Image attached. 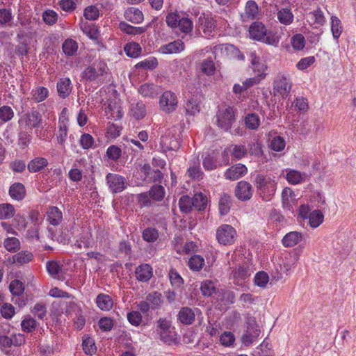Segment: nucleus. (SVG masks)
Returning <instances> with one entry per match:
<instances>
[{
    "label": "nucleus",
    "mask_w": 356,
    "mask_h": 356,
    "mask_svg": "<svg viewBox=\"0 0 356 356\" xmlns=\"http://www.w3.org/2000/svg\"><path fill=\"white\" fill-rule=\"evenodd\" d=\"M254 185L259 196L263 200L270 201L276 193L277 183L274 176L258 173L254 177Z\"/></svg>",
    "instance_id": "f257e3e1"
},
{
    "label": "nucleus",
    "mask_w": 356,
    "mask_h": 356,
    "mask_svg": "<svg viewBox=\"0 0 356 356\" xmlns=\"http://www.w3.org/2000/svg\"><path fill=\"white\" fill-rule=\"evenodd\" d=\"M236 109L232 106H224L220 107L216 114V124L225 132H227L231 129L233 123L235 122V114Z\"/></svg>",
    "instance_id": "f03ea898"
},
{
    "label": "nucleus",
    "mask_w": 356,
    "mask_h": 356,
    "mask_svg": "<svg viewBox=\"0 0 356 356\" xmlns=\"http://www.w3.org/2000/svg\"><path fill=\"white\" fill-rule=\"evenodd\" d=\"M109 72L106 63L102 60L93 63L85 69L83 72V78L88 81H100L106 77Z\"/></svg>",
    "instance_id": "7ed1b4c3"
},
{
    "label": "nucleus",
    "mask_w": 356,
    "mask_h": 356,
    "mask_svg": "<svg viewBox=\"0 0 356 356\" xmlns=\"http://www.w3.org/2000/svg\"><path fill=\"white\" fill-rule=\"evenodd\" d=\"M236 236L235 229L229 225H222L216 230V239L220 244L223 245L233 244Z\"/></svg>",
    "instance_id": "20e7f679"
},
{
    "label": "nucleus",
    "mask_w": 356,
    "mask_h": 356,
    "mask_svg": "<svg viewBox=\"0 0 356 356\" xmlns=\"http://www.w3.org/2000/svg\"><path fill=\"white\" fill-rule=\"evenodd\" d=\"M261 333L259 325L254 319L250 318L247 323V328L241 337L242 343L249 346L257 340Z\"/></svg>",
    "instance_id": "39448f33"
},
{
    "label": "nucleus",
    "mask_w": 356,
    "mask_h": 356,
    "mask_svg": "<svg viewBox=\"0 0 356 356\" xmlns=\"http://www.w3.org/2000/svg\"><path fill=\"white\" fill-rule=\"evenodd\" d=\"M106 184L112 193H119L127 188L125 178L118 174L108 173L106 176Z\"/></svg>",
    "instance_id": "423d86ee"
},
{
    "label": "nucleus",
    "mask_w": 356,
    "mask_h": 356,
    "mask_svg": "<svg viewBox=\"0 0 356 356\" xmlns=\"http://www.w3.org/2000/svg\"><path fill=\"white\" fill-rule=\"evenodd\" d=\"M177 98L175 93L165 91L163 93L159 100V108L166 113L173 112L177 106Z\"/></svg>",
    "instance_id": "0eeeda50"
},
{
    "label": "nucleus",
    "mask_w": 356,
    "mask_h": 356,
    "mask_svg": "<svg viewBox=\"0 0 356 356\" xmlns=\"http://www.w3.org/2000/svg\"><path fill=\"white\" fill-rule=\"evenodd\" d=\"M42 122V115L37 111H32L26 113L19 120V123L21 126H24L26 129L38 127Z\"/></svg>",
    "instance_id": "6e6552de"
},
{
    "label": "nucleus",
    "mask_w": 356,
    "mask_h": 356,
    "mask_svg": "<svg viewBox=\"0 0 356 356\" xmlns=\"http://www.w3.org/2000/svg\"><path fill=\"white\" fill-rule=\"evenodd\" d=\"M236 197L242 201L250 200L252 195V187L249 182L239 181L235 188Z\"/></svg>",
    "instance_id": "1a4fd4ad"
},
{
    "label": "nucleus",
    "mask_w": 356,
    "mask_h": 356,
    "mask_svg": "<svg viewBox=\"0 0 356 356\" xmlns=\"http://www.w3.org/2000/svg\"><path fill=\"white\" fill-rule=\"evenodd\" d=\"M291 83L283 76H277L274 82V92L280 95L282 97H286L290 92Z\"/></svg>",
    "instance_id": "9d476101"
},
{
    "label": "nucleus",
    "mask_w": 356,
    "mask_h": 356,
    "mask_svg": "<svg viewBox=\"0 0 356 356\" xmlns=\"http://www.w3.org/2000/svg\"><path fill=\"white\" fill-rule=\"evenodd\" d=\"M247 172L248 169L245 165L238 163L228 168L225 172V177L227 179L236 180L245 175Z\"/></svg>",
    "instance_id": "9b49d317"
},
{
    "label": "nucleus",
    "mask_w": 356,
    "mask_h": 356,
    "mask_svg": "<svg viewBox=\"0 0 356 356\" xmlns=\"http://www.w3.org/2000/svg\"><path fill=\"white\" fill-rule=\"evenodd\" d=\"M179 135H162L161 137V145L163 148L168 150H176L180 146Z\"/></svg>",
    "instance_id": "f8f14e48"
},
{
    "label": "nucleus",
    "mask_w": 356,
    "mask_h": 356,
    "mask_svg": "<svg viewBox=\"0 0 356 356\" xmlns=\"http://www.w3.org/2000/svg\"><path fill=\"white\" fill-rule=\"evenodd\" d=\"M195 314L193 309L182 307L178 314V320L184 325H191L195 321Z\"/></svg>",
    "instance_id": "ddd939ff"
},
{
    "label": "nucleus",
    "mask_w": 356,
    "mask_h": 356,
    "mask_svg": "<svg viewBox=\"0 0 356 356\" xmlns=\"http://www.w3.org/2000/svg\"><path fill=\"white\" fill-rule=\"evenodd\" d=\"M124 18L133 24H140L144 19L143 13L134 7L129 8L125 10Z\"/></svg>",
    "instance_id": "4468645a"
},
{
    "label": "nucleus",
    "mask_w": 356,
    "mask_h": 356,
    "mask_svg": "<svg viewBox=\"0 0 356 356\" xmlns=\"http://www.w3.org/2000/svg\"><path fill=\"white\" fill-rule=\"evenodd\" d=\"M146 112V106L142 102H134L130 105L129 114L136 120L143 118Z\"/></svg>",
    "instance_id": "2eb2a0df"
},
{
    "label": "nucleus",
    "mask_w": 356,
    "mask_h": 356,
    "mask_svg": "<svg viewBox=\"0 0 356 356\" xmlns=\"http://www.w3.org/2000/svg\"><path fill=\"white\" fill-rule=\"evenodd\" d=\"M215 28L213 19L209 17H200L198 20V29L206 35H210Z\"/></svg>",
    "instance_id": "dca6fc26"
},
{
    "label": "nucleus",
    "mask_w": 356,
    "mask_h": 356,
    "mask_svg": "<svg viewBox=\"0 0 356 356\" xmlns=\"http://www.w3.org/2000/svg\"><path fill=\"white\" fill-rule=\"evenodd\" d=\"M47 219L52 225H58L63 220L61 211L56 207H51L47 212Z\"/></svg>",
    "instance_id": "f3484780"
},
{
    "label": "nucleus",
    "mask_w": 356,
    "mask_h": 356,
    "mask_svg": "<svg viewBox=\"0 0 356 356\" xmlns=\"http://www.w3.org/2000/svg\"><path fill=\"white\" fill-rule=\"evenodd\" d=\"M135 273L136 278L142 282H147L152 277V268L148 264L139 266Z\"/></svg>",
    "instance_id": "a211bd4d"
},
{
    "label": "nucleus",
    "mask_w": 356,
    "mask_h": 356,
    "mask_svg": "<svg viewBox=\"0 0 356 356\" xmlns=\"http://www.w3.org/2000/svg\"><path fill=\"white\" fill-rule=\"evenodd\" d=\"M57 90L61 98L69 96L72 90L71 81L69 78L60 79L57 83Z\"/></svg>",
    "instance_id": "6ab92c4d"
},
{
    "label": "nucleus",
    "mask_w": 356,
    "mask_h": 356,
    "mask_svg": "<svg viewBox=\"0 0 356 356\" xmlns=\"http://www.w3.org/2000/svg\"><path fill=\"white\" fill-rule=\"evenodd\" d=\"M264 25L260 22L253 23L249 29L250 37L254 40H261L266 32Z\"/></svg>",
    "instance_id": "aec40b11"
},
{
    "label": "nucleus",
    "mask_w": 356,
    "mask_h": 356,
    "mask_svg": "<svg viewBox=\"0 0 356 356\" xmlns=\"http://www.w3.org/2000/svg\"><path fill=\"white\" fill-rule=\"evenodd\" d=\"M184 49V43L180 40H177L161 47L160 49L163 54H176L183 51Z\"/></svg>",
    "instance_id": "412c9836"
},
{
    "label": "nucleus",
    "mask_w": 356,
    "mask_h": 356,
    "mask_svg": "<svg viewBox=\"0 0 356 356\" xmlns=\"http://www.w3.org/2000/svg\"><path fill=\"white\" fill-rule=\"evenodd\" d=\"M106 109L110 112L111 117L113 118H121L123 112L119 99L110 100Z\"/></svg>",
    "instance_id": "4be33fe9"
},
{
    "label": "nucleus",
    "mask_w": 356,
    "mask_h": 356,
    "mask_svg": "<svg viewBox=\"0 0 356 356\" xmlns=\"http://www.w3.org/2000/svg\"><path fill=\"white\" fill-rule=\"evenodd\" d=\"M9 194L13 199L21 200L26 194L25 187L21 183H15L10 187Z\"/></svg>",
    "instance_id": "5701e85b"
},
{
    "label": "nucleus",
    "mask_w": 356,
    "mask_h": 356,
    "mask_svg": "<svg viewBox=\"0 0 356 356\" xmlns=\"http://www.w3.org/2000/svg\"><path fill=\"white\" fill-rule=\"evenodd\" d=\"M138 92L145 97L154 98L159 94V88L152 83H145L140 86Z\"/></svg>",
    "instance_id": "b1692460"
},
{
    "label": "nucleus",
    "mask_w": 356,
    "mask_h": 356,
    "mask_svg": "<svg viewBox=\"0 0 356 356\" xmlns=\"http://www.w3.org/2000/svg\"><path fill=\"white\" fill-rule=\"evenodd\" d=\"M97 307L104 311H108L113 307V302L112 298L107 294L101 293L96 298Z\"/></svg>",
    "instance_id": "393cba45"
},
{
    "label": "nucleus",
    "mask_w": 356,
    "mask_h": 356,
    "mask_svg": "<svg viewBox=\"0 0 356 356\" xmlns=\"http://www.w3.org/2000/svg\"><path fill=\"white\" fill-rule=\"evenodd\" d=\"M47 164L48 161L45 158L37 157L28 163L27 168L30 172H36L43 169Z\"/></svg>",
    "instance_id": "a878e982"
},
{
    "label": "nucleus",
    "mask_w": 356,
    "mask_h": 356,
    "mask_svg": "<svg viewBox=\"0 0 356 356\" xmlns=\"http://www.w3.org/2000/svg\"><path fill=\"white\" fill-rule=\"evenodd\" d=\"M302 239V234L298 232H291L286 234L283 239L282 243L285 247H293Z\"/></svg>",
    "instance_id": "bb28decb"
},
{
    "label": "nucleus",
    "mask_w": 356,
    "mask_h": 356,
    "mask_svg": "<svg viewBox=\"0 0 356 356\" xmlns=\"http://www.w3.org/2000/svg\"><path fill=\"white\" fill-rule=\"evenodd\" d=\"M33 258V255L31 252L22 251L13 255L9 259L11 264L19 263L20 264H26L31 261Z\"/></svg>",
    "instance_id": "cd10ccee"
},
{
    "label": "nucleus",
    "mask_w": 356,
    "mask_h": 356,
    "mask_svg": "<svg viewBox=\"0 0 356 356\" xmlns=\"http://www.w3.org/2000/svg\"><path fill=\"white\" fill-rule=\"evenodd\" d=\"M200 163L198 159L194 160L191 165L187 170L188 177L193 179H201L203 178L204 173L200 168Z\"/></svg>",
    "instance_id": "c85d7f7f"
},
{
    "label": "nucleus",
    "mask_w": 356,
    "mask_h": 356,
    "mask_svg": "<svg viewBox=\"0 0 356 356\" xmlns=\"http://www.w3.org/2000/svg\"><path fill=\"white\" fill-rule=\"evenodd\" d=\"M119 27L120 30L129 35H140L143 33H145L147 31V26L146 27H136L133 26L130 24H128L126 22H120L119 24Z\"/></svg>",
    "instance_id": "c756f323"
},
{
    "label": "nucleus",
    "mask_w": 356,
    "mask_h": 356,
    "mask_svg": "<svg viewBox=\"0 0 356 356\" xmlns=\"http://www.w3.org/2000/svg\"><path fill=\"white\" fill-rule=\"evenodd\" d=\"M200 111V106L197 99L191 97L188 99L186 106V114L189 116H194Z\"/></svg>",
    "instance_id": "7c9ffc66"
},
{
    "label": "nucleus",
    "mask_w": 356,
    "mask_h": 356,
    "mask_svg": "<svg viewBox=\"0 0 356 356\" xmlns=\"http://www.w3.org/2000/svg\"><path fill=\"white\" fill-rule=\"evenodd\" d=\"M277 19L280 23L288 25L292 23L293 15L289 8H282L277 13Z\"/></svg>",
    "instance_id": "2f4dec72"
},
{
    "label": "nucleus",
    "mask_w": 356,
    "mask_h": 356,
    "mask_svg": "<svg viewBox=\"0 0 356 356\" xmlns=\"http://www.w3.org/2000/svg\"><path fill=\"white\" fill-rule=\"evenodd\" d=\"M62 48L66 56H72L76 53L78 44L74 40L67 39L63 42Z\"/></svg>",
    "instance_id": "473e14b6"
},
{
    "label": "nucleus",
    "mask_w": 356,
    "mask_h": 356,
    "mask_svg": "<svg viewBox=\"0 0 356 356\" xmlns=\"http://www.w3.org/2000/svg\"><path fill=\"white\" fill-rule=\"evenodd\" d=\"M36 325L35 320L30 315L25 316L21 323L22 330L28 333L35 330Z\"/></svg>",
    "instance_id": "72a5a7b5"
},
{
    "label": "nucleus",
    "mask_w": 356,
    "mask_h": 356,
    "mask_svg": "<svg viewBox=\"0 0 356 356\" xmlns=\"http://www.w3.org/2000/svg\"><path fill=\"white\" fill-rule=\"evenodd\" d=\"M323 214L319 210L312 211L309 216V222L312 227H318L323 221Z\"/></svg>",
    "instance_id": "f704fd0d"
},
{
    "label": "nucleus",
    "mask_w": 356,
    "mask_h": 356,
    "mask_svg": "<svg viewBox=\"0 0 356 356\" xmlns=\"http://www.w3.org/2000/svg\"><path fill=\"white\" fill-rule=\"evenodd\" d=\"M244 120L245 127L252 130H256L260 124L259 118L254 113L248 114Z\"/></svg>",
    "instance_id": "c9c22d12"
},
{
    "label": "nucleus",
    "mask_w": 356,
    "mask_h": 356,
    "mask_svg": "<svg viewBox=\"0 0 356 356\" xmlns=\"http://www.w3.org/2000/svg\"><path fill=\"white\" fill-rule=\"evenodd\" d=\"M193 208L197 211H202L206 208L207 204V198L202 193H197L192 198Z\"/></svg>",
    "instance_id": "e433bc0d"
},
{
    "label": "nucleus",
    "mask_w": 356,
    "mask_h": 356,
    "mask_svg": "<svg viewBox=\"0 0 356 356\" xmlns=\"http://www.w3.org/2000/svg\"><path fill=\"white\" fill-rule=\"evenodd\" d=\"M124 50L128 56L136 58L140 54L141 47L136 42H130L124 46Z\"/></svg>",
    "instance_id": "4c0bfd02"
},
{
    "label": "nucleus",
    "mask_w": 356,
    "mask_h": 356,
    "mask_svg": "<svg viewBox=\"0 0 356 356\" xmlns=\"http://www.w3.org/2000/svg\"><path fill=\"white\" fill-rule=\"evenodd\" d=\"M303 174L295 170L289 169L286 175V180L291 184H298L303 180Z\"/></svg>",
    "instance_id": "58836bf2"
},
{
    "label": "nucleus",
    "mask_w": 356,
    "mask_h": 356,
    "mask_svg": "<svg viewBox=\"0 0 356 356\" xmlns=\"http://www.w3.org/2000/svg\"><path fill=\"white\" fill-rule=\"evenodd\" d=\"M179 209L181 212L188 213L193 208L192 198L188 195L182 196L179 201Z\"/></svg>",
    "instance_id": "ea45409f"
},
{
    "label": "nucleus",
    "mask_w": 356,
    "mask_h": 356,
    "mask_svg": "<svg viewBox=\"0 0 356 356\" xmlns=\"http://www.w3.org/2000/svg\"><path fill=\"white\" fill-rule=\"evenodd\" d=\"M3 245L5 248L10 252H15L20 249V242L19 239L15 237H9L5 239Z\"/></svg>",
    "instance_id": "a19ab883"
},
{
    "label": "nucleus",
    "mask_w": 356,
    "mask_h": 356,
    "mask_svg": "<svg viewBox=\"0 0 356 356\" xmlns=\"http://www.w3.org/2000/svg\"><path fill=\"white\" fill-rule=\"evenodd\" d=\"M204 265V259L200 255L192 256L188 261V266L193 270L198 271Z\"/></svg>",
    "instance_id": "79ce46f5"
},
{
    "label": "nucleus",
    "mask_w": 356,
    "mask_h": 356,
    "mask_svg": "<svg viewBox=\"0 0 356 356\" xmlns=\"http://www.w3.org/2000/svg\"><path fill=\"white\" fill-rule=\"evenodd\" d=\"M331 31L333 38L335 39H338L340 37L343 30V28L341 24V21L336 16H332L331 17Z\"/></svg>",
    "instance_id": "37998d69"
},
{
    "label": "nucleus",
    "mask_w": 356,
    "mask_h": 356,
    "mask_svg": "<svg viewBox=\"0 0 356 356\" xmlns=\"http://www.w3.org/2000/svg\"><path fill=\"white\" fill-rule=\"evenodd\" d=\"M149 194L152 200L161 201L165 195L164 188L161 185H154L149 190Z\"/></svg>",
    "instance_id": "c03bdc74"
},
{
    "label": "nucleus",
    "mask_w": 356,
    "mask_h": 356,
    "mask_svg": "<svg viewBox=\"0 0 356 356\" xmlns=\"http://www.w3.org/2000/svg\"><path fill=\"white\" fill-rule=\"evenodd\" d=\"M202 165L207 170H212L217 168L218 163L214 154L207 156L203 160Z\"/></svg>",
    "instance_id": "a18cd8bd"
},
{
    "label": "nucleus",
    "mask_w": 356,
    "mask_h": 356,
    "mask_svg": "<svg viewBox=\"0 0 356 356\" xmlns=\"http://www.w3.org/2000/svg\"><path fill=\"white\" fill-rule=\"evenodd\" d=\"M258 13L257 4L254 1H248L245 8V16L248 19H254Z\"/></svg>",
    "instance_id": "49530a36"
},
{
    "label": "nucleus",
    "mask_w": 356,
    "mask_h": 356,
    "mask_svg": "<svg viewBox=\"0 0 356 356\" xmlns=\"http://www.w3.org/2000/svg\"><path fill=\"white\" fill-rule=\"evenodd\" d=\"M146 300L151 305V308L155 309L161 305V294L159 292H153L147 296Z\"/></svg>",
    "instance_id": "de8ad7c7"
},
{
    "label": "nucleus",
    "mask_w": 356,
    "mask_h": 356,
    "mask_svg": "<svg viewBox=\"0 0 356 356\" xmlns=\"http://www.w3.org/2000/svg\"><path fill=\"white\" fill-rule=\"evenodd\" d=\"M309 17L312 21L313 24L322 26L325 23V17L320 8H318L316 10L309 13Z\"/></svg>",
    "instance_id": "09e8293b"
},
{
    "label": "nucleus",
    "mask_w": 356,
    "mask_h": 356,
    "mask_svg": "<svg viewBox=\"0 0 356 356\" xmlns=\"http://www.w3.org/2000/svg\"><path fill=\"white\" fill-rule=\"evenodd\" d=\"M15 214L14 207L9 204H3L0 205V219H8Z\"/></svg>",
    "instance_id": "8fccbe9b"
},
{
    "label": "nucleus",
    "mask_w": 356,
    "mask_h": 356,
    "mask_svg": "<svg viewBox=\"0 0 356 356\" xmlns=\"http://www.w3.org/2000/svg\"><path fill=\"white\" fill-rule=\"evenodd\" d=\"M231 197L228 195L224 194L220 200L219 208L221 215L227 214L230 209Z\"/></svg>",
    "instance_id": "3c124183"
},
{
    "label": "nucleus",
    "mask_w": 356,
    "mask_h": 356,
    "mask_svg": "<svg viewBox=\"0 0 356 356\" xmlns=\"http://www.w3.org/2000/svg\"><path fill=\"white\" fill-rule=\"evenodd\" d=\"M159 238L158 231L152 227H148L143 232V238L147 242H154Z\"/></svg>",
    "instance_id": "603ef678"
},
{
    "label": "nucleus",
    "mask_w": 356,
    "mask_h": 356,
    "mask_svg": "<svg viewBox=\"0 0 356 356\" xmlns=\"http://www.w3.org/2000/svg\"><path fill=\"white\" fill-rule=\"evenodd\" d=\"M9 289L13 295L19 296L24 292V286L22 282L14 280L10 283Z\"/></svg>",
    "instance_id": "864d4df0"
},
{
    "label": "nucleus",
    "mask_w": 356,
    "mask_h": 356,
    "mask_svg": "<svg viewBox=\"0 0 356 356\" xmlns=\"http://www.w3.org/2000/svg\"><path fill=\"white\" fill-rule=\"evenodd\" d=\"M285 145L284 138L277 135L270 140L269 147L274 151L280 152L284 148Z\"/></svg>",
    "instance_id": "5fc2aeb1"
},
{
    "label": "nucleus",
    "mask_w": 356,
    "mask_h": 356,
    "mask_svg": "<svg viewBox=\"0 0 356 356\" xmlns=\"http://www.w3.org/2000/svg\"><path fill=\"white\" fill-rule=\"evenodd\" d=\"M84 17L88 20H95L99 16V10L95 6H90L85 8Z\"/></svg>",
    "instance_id": "6e6d98bb"
},
{
    "label": "nucleus",
    "mask_w": 356,
    "mask_h": 356,
    "mask_svg": "<svg viewBox=\"0 0 356 356\" xmlns=\"http://www.w3.org/2000/svg\"><path fill=\"white\" fill-rule=\"evenodd\" d=\"M201 70L207 75H213L216 71L213 61L211 59L204 60L201 64Z\"/></svg>",
    "instance_id": "4d7b16f0"
},
{
    "label": "nucleus",
    "mask_w": 356,
    "mask_h": 356,
    "mask_svg": "<svg viewBox=\"0 0 356 356\" xmlns=\"http://www.w3.org/2000/svg\"><path fill=\"white\" fill-rule=\"evenodd\" d=\"M48 95V90L44 87H38L33 91L32 99L35 102H40L47 98Z\"/></svg>",
    "instance_id": "13d9d810"
},
{
    "label": "nucleus",
    "mask_w": 356,
    "mask_h": 356,
    "mask_svg": "<svg viewBox=\"0 0 356 356\" xmlns=\"http://www.w3.org/2000/svg\"><path fill=\"white\" fill-rule=\"evenodd\" d=\"M106 155L109 159L117 161L121 157V149L116 145H111L107 149Z\"/></svg>",
    "instance_id": "bf43d9fd"
},
{
    "label": "nucleus",
    "mask_w": 356,
    "mask_h": 356,
    "mask_svg": "<svg viewBox=\"0 0 356 356\" xmlns=\"http://www.w3.org/2000/svg\"><path fill=\"white\" fill-rule=\"evenodd\" d=\"M169 277L172 285L175 287L179 288L184 283L182 277L175 269L170 270Z\"/></svg>",
    "instance_id": "052dcab7"
},
{
    "label": "nucleus",
    "mask_w": 356,
    "mask_h": 356,
    "mask_svg": "<svg viewBox=\"0 0 356 356\" xmlns=\"http://www.w3.org/2000/svg\"><path fill=\"white\" fill-rule=\"evenodd\" d=\"M1 314L3 318L10 319L15 314V309L10 303H3L1 307Z\"/></svg>",
    "instance_id": "680f3d73"
},
{
    "label": "nucleus",
    "mask_w": 356,
    "mask_h": 356,
    "mask_svg": "<svg viewBox=\"0 0 356 356\" xmlns=\"http://www.w3.org/2000/svg\"><path fill=\"white\" fill-rule=\"evenodd\" d=\"M201 291L204 296H211L216 291L214 283L211 280L203 282L201 285Z\"/></svg>",
    "instance_id": "e2e57ef3"
},
{
    "label": "nucleus",
    "mask_w": 356,
    "mask_h": 356,
    "mask_svg": "<svg viewBox=\"0 0 356 356\" xmlns=\"http://www.w3.org/2000/svg\"><path fill=\"white\" fill-rule=\"evenodd\" d=\"M269 280L268 275L264 271L257 273L254 277V283L260 287H265Z\"/></svg>",
    "instance_id": "0e129e2a"
},
{
    "label": "nucleus",
    "mask_w": 356,
    "mask_h": 356,
    "mask_svg": "<svg viewBox=\"0 0 356 356\" xmlns=\"http://www.w3.org/2000/svg\"><path fill=\"white\" fill-rule=\"evenodd\" d=\"M14 116L13 109L8 106H3L0 108V119L3 122L10 120Z\"/></svg>",
    "instance_id": "69168bd1"
},
{
    "label": "nucleus",
    "mask_w": 356,
    "mask_h": 356,
    "mask_svg": "<svg viewBox=\"0 0 356 356\" xmlns=\"http://www.w3.org/2000/svg\"><path fill=\"white\" fill-rule=\"evenodd\" d=\"M183 33H189L193 29V22L187 17H181L179 21L178 26Z\"/></svg>",
    "instance_id": "338daca9"
},
{
    "label": "nucleus",
    "mask_w": 356,
    "mask_h": 356,
    "mask_svg": "<svg viewBox=\"0 0 356 356\" xmlns=\"http://www.w3.org/2000/svg\"><path fill=\"white\" fill-rule=\"evenodd\" d=\"M42 18L46 24L49 25H52L57 22L58 15L54 10H48L44 12L42 15Z\"/></svg>",
    "instance_id": "774afa93"
}]
</instances>
